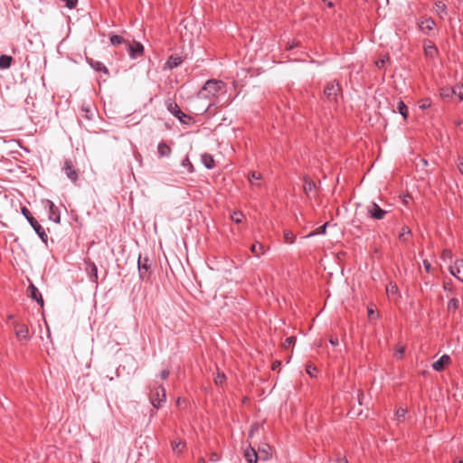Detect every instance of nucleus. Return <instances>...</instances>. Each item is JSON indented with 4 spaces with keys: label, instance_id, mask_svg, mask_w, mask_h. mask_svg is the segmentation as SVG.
<instances>
[{
    "label": "nucleus",
    "instance_id": "1",
    "mask_svg": "<svg viewBox=\"0 0 463 463\" xmlns=\"http://www.w3.org/2000/svg\"><path fill=\"white\" fill-rule=\"evenodd\" d=\"M226 84L221 80H208L198 92L200 99H211L219 92H225Z\"/></svg>",
    "mask_w": 463,
    "mask_h": 463
},
{
    "label": "nucleus",
    "instance_id": "2",
    "mask_svg": "<svg viewBox=\"0 0 463 463\" xmlns=\"http://www.w3.org/2000/svg\"><path fill=\"white\" fill-rule=\"evenodd\" d=\"M21 212H22V214L24 216V218L28 221V222L30 223L32 228L37 233V235L40 237V239L44 243H47L48 235L45 232V230L39 223V222L32 215L31 212L25 206L22 207Z\"/></svg>",
    "mask_w": 463,
    "mask_h": 463
},
{
    "label": "nucleus",
    "instance_id": "3",
    "mask_svg": "<svg viewBox=\"0 0 463 463\" xmlns=\"http://www.w3.org/2000/svg\"><path fill=\"white\" fill-rule=\"evenodd\" d=\"M324 95L330 103L338 104V98L342 97V88L337 80L328 81L324 89Z\"/></svg>",
    "mask_w": 463,
    "mask_h": 463
},
{
    "label": "nucleus",
    "instance_id": "4",
    "mask_svg": "<svg viewBox=\"0 0 463 463\" xmlns=\"http://www.w3.org/2000/svg\"><path fill=\"white\" fill-rule=\"evenodd\" d=\"M149 399L155 408L159 409L162 407L163 403L166 401V393L164 386L161 384L155 386L150 392Z\"/></svg>",
    "mask_w": 463,
    "mask_h": 463
},
{
    "label": "nucleus",
    "instance_id": "5",
    "mask_svg": "<svg viewBox=\"0 0 463 463\" xmlns=\"http://www.w3.org/2000/svg\"><path fill=\"white\" fill-rule=\"evenodd\" d=\"M137 268H138V274L139 278L142 280H147L150 278V268L151 265L149 263L148 257H142L139 255L137 260Z\"/></svg>",
    "mask_w": 463,
    "mask_h": 463
},
{
    "label": "nucleus",
    "instance_id": "6",
    "mask_svg": "<svg viewBox=\"0 0 463 463\" xmlns=\"http://www.w3.org/2000/svg\"><path fill=\"white\" fill-rule=\"evenodd\" d=\"M62 171L73 184L78 182L79 170L76 168L71 159H65Z\"/></svg>",
    "mask_w": 463,
    "mask_h": 463
},
{
    "label": "nucleus",
    "instance_id": "7",
    "mask_svg": "<svg viewBox=\"0 0 463 463\" xmlns=\"http://www.w3.org/2000/svg\"><path fill=\"white\" fill-rule=\"evenodd\" d=\"M44 207L48 209V218L50 221L60 223L61 222V213L58 207L54 204V203L51 200L43 201Z\"/></svg>",
    "mask_w": 463,
    "mask_h": 463
},
{
    "label": "nucleus",
    "instance_id": "8",
    "mask_svg": "<svg viewBox=\"0 0 463 463\" xmlns=\"http://www.w3.org/2000/svg\"><path fill=\"white\" fill-rule=\"evenodd\" d=\"M388 213L389 211L382 209L376 203L367 206V214L373 220H383Z\"/></svg>",
    "mask_w": 463,
    "mask_h": 463
},
{
    "label": "nucleus",
    "instance_id": "9",
    "mask_svg": "<svg viewBox=\"0 0 463 463\" xmlns=\"http://www.w3.org/2000/svg\"><path fill=\"white\" fill-rule=\"evenodd\" d=\"M128 52L131 59H137L144 54V45L137 41H133L132 43L128 42Z\"/></svg>",
    "mask_w": 463,
    "mask_h": 463
},
{
    "label": "nucleus",
    "instance_id": "10",
    "mask_svg": "<svg viewBox=\"0 0 463 463\" xmlns=\"http://www.w3.org/2000/svg\"><path fill=\"white\" fill-rule=\"evenodd\" d=\"M85 271L88 274L90 280L95 284H98V268L96 264L90 260V259H85Z\"/></svg>",
    "mask_w": 463,
    "mask_h": 463
},
{
    "label": "nucleus",
    "instance_id": "11",
    "mask_svg": "<svg viewBox=\"0 0 463 463\" xmlns=\"http://www.w3.org/2000/svg\"><path fill=\"white\" fill-rule=\"evenodd\" d=\"M14 331L19 341H27L30 338L29 328L25 324L14 322Z\"/></svg>",
    "mask_w": 463,
    "mask_h": 463
},
{
    "label": "nucleus",
    "instance_id": "12",
    "mask_svg": "<svg viewBox=\"0 0 463 463\" xmlns=\"http://www.w3.org/2000/svg\"><path fill=\"white\" fill-rule=\"evenodd\" d=\"M424 55L429 59H434L439 54V50L435 43L430 40L423 42Z\"/></svg>",
    "mask_w": 463,
    "mask_h": 463
},
{
    "label": "nucleus",
    "instance_id": "13",
    "mask_svg": "<svg viewBox=\"0 0 463 463\" xmlns=\"http://www.w3.org/2000/svg\"><path fill=\"white\" fill-rule=\"evenodd\" d=\"M449 272L463 282V259L456 260L454 264L449 267Z\"/></svg>",
    "mask_w": 463,
    "mask_h": 463
},
{
    "label": "nucleus",
    "instance_id": "14",
    "mask_svg": "<svg viewBox=\"0 0 463 463\" xmlns=\"http://www.w3.org/2000/svg\"><path fill=\"white\" fill-rule=\"evenodd\" d=\"M435 26H436V23L431 17L422 18L419 23L420 30L423 33L428 34V35H430V32L433 31Z\"/></svg>",
    "mask_w": 463,
    "mask_h": 463
},
{
    "label": "nucleus",
    "instance_id": "15",
    "mask_svg": "<svg viewBox=\"0 0 463 463\" xmlns=\"http://www.w3.org/2000/svg\"><path fill=\"white\" fill-rule=\"evenodd\" d=\"M184 61V59L182 56L179 55H171L168 57L167 61H165L164 65L165 70H173L176 67H178L182 62Z\"/></svg>",
    "mask_w": 463,
    "mask_h": 463
},
{
    "label": "nucleus",
    "instance_id": "16",
    "mask_svg": "<svg viewBox=\"0 0 463 463\" xmlns=\"http://www.w3.org/2000/svg\"><path fill=\"white\" fill-rule=\"evenodd\" d=\"M165 105L167 110L175 118L179 117L180 115L181 117H186V114L181 110V109L179 108L175 101L169 99L168 100H166Z\"/></svg>",
    "mask_w": 463,
    "mask_h": 463
},
{
    "label": "nucleus",
    "instance_id": "17",
    "mask_svg": "<svg viewBox=\"0 0 463 463\" xmlns=\"http://www.w3.org/2000/svg\"><path fill=\"white\" fill-rule=\"evenodd\" d=\"M451 359L449 355L443 354L439 357V360L432 364V368L437 372H441L445 369V367L450 363Z\"/></svg>",
    "mask_w": 463,
    "mask_h": 463
},
{
    "label": "nucleus",
    "instance_id": "18",
    "mask_svg": "<svg viewBox=\"0 0 463 463\" xmlns=\"http://www.w3.org/2000/svg\"><path fill=\"white\" fill-rule=\"evenodd\" d=\"M86 61L94 71H102L107 75L109 74L108 68L101 61H95L89 57L86 58Z\"/></svg>",
    "mask_w": 463,
    "mask_h": 463
},
{
    "label": "nucleus",
    "instance_id": "19",
    "mask_svg": "<svg viewBox=\"0 0 463 463\" xmlns=\"http://www.w3.org/2000/svg\"><path fill=\"white\" fill-rule=\"evenodd\" d=\"M433 10L441 19L448 14L447 5L441 0L435 1Z\"/></svg>",
    "mask_w": 463,
    "mask_h": 463
},
{
    "label": "nucleus",
    "instance_id": "20",
    "mask_svg": "<svg viewBox=\"0 0 463 463\" xmlns=\"http://www.w3.org/2000/svg\"><path fill=\"white\" fill-rule=\"evenodd\" d=\"M28 293H29V296L33 300H35L41 306L43 305V298L42 297V294L39 291V289L33 284H30V286L28 287Z\"/></svg>",
    "mask_w": 463,
    "mask_h": 463
},
{
    "label": "nucleus",
    "instance_id": "21",
    "mask_svg": "<svg viewBox=\"0 0 463 463\" xmlns=\"http://www.w3.org/2000/svg\"><path fill=\"white\" fill-rule=\"evenodd\" d=\"M244 458L248 463H257L259 457L256 450L250 446L244 451Z\"/></svg>",
    "mask_w": 463,
    "mask_h": 463
},
{
    "label": "nucleus",
    "instance_id": "22",
    "mask_svg": "<svg viewBox=\"0 0 463 463\" xmlns=\"http://www.w3.org/2000/svg\"><path fill=\"white\" fill-rule=\"evenodd\" d=\"M201 161L207 169H213L215 166L213 156L208 153L202 155Z\"/></svg>",
    "mask_w": 463,
    "mask_h": 463
},
{
    "label": "nucleus",
    "instance_id": "23",
    "mask_svg": "<svg viewBox=\"0 0 463 463\" xmlns=\"http://www.w3.org/2000/svg\"><path fill=\"white\" fill-rule=\"evenodd\" d=\"M172 152L171 147L164 141L160 142L157 146V153L159 156H169Z\"/></svg>",
    "mask_w": 463,
    "mask_h": 463
},
{
    "label": "nucleus",
    "instance_id": "24",
    "mask_svg": "<svg viewBox=\"0 0 463 463\" xmlns=\"http://www.w3.org/2000/svg\"><path fill=\"white\" fill-rule=\"evenodd\" d=\"M250 251L253 253L254 256L256 257H260L261 255L264 254V246L262 243L259 242V241H256L255 243H253L250 247Z\"/></svg>",
    "mask_w": 463,
    "mask_h": 463
},
{
    "label": "nucleus",
    "instance_id": "25",
    "mask_svg": "<svg viewBox=\"0 0 463 463\" xmlns=\"http://www.w3.org/2000/svg\"><path fill=\"white\" fill-rule=\"evenodd\" d=\"M13 61V58L9 55H1L0 56V69L5 70L10 68Z\"/></svg>",
    "mask_w": 463,
    "mask_h": 463
},
{
    "label": "nucleus",
    "instance_id": "26",
    "mask_svg": "<svg viewBox=\"0 0 463 463\" xmlns=\"http://www.w3.org/2000/svg\"><path fill=\"white\" fill-rule=\"evenodd\" d=\"M171 447L175 453H181L185 448V443L181 439H175L171 442Z\"/></svg>",
    "mask_w": 463,
    "mask_h": 463
},
{
    "label": "nucleus",
    "instance_id": "27",
    "mask_svg": "<svg viewBox=\"0 0 463 463\" xmlns=\"http://www.w3.org/2000/svg\"><path fill=\"white\" fill-rule=\"evenodd\" d=\"M397 111L402 116V118L404 119H407L408 118V115H409V110H408V107L406 106V104L400 100L397 104Z\"/></svg>",
    "mask_w": 463,
    "mask_h": 463
},
{
    "label": "nucleus",
    "instance_id": "28",
    "mask_svg": "<svg viewBox=\"0 0 463 463\" xmlns=\"http://www.w3.org/2000/svg\"><path fill=\"white\" fill-rule=\"evenodd\" d=\"M109 42L114 46H118L127 43L123 36L118 34H111L109 36Z\"/></svg>",
    "mask_w": 463,
    "mask_h": 463
},
{
    "label": "nucleus",
    "instance_id": "29",
    "mask_svg": "<svg viewBox=\"0 0 463 463\" xmlns=\"http://www.w3.org/2000/svg\"><path fill=\"white\" fill-rule=\"evenodd\" d=\"M411 235V231L408 226H403L399 234L400 241H407Z\"/></svg>",
    "mask_w": 463,
    "mask_h": 463
},
{
    "label": "nucleus",
    "instance_id": "30",
    "mask_svg": "<svg viewBox=\"0 0 463 463\" xmlns=\"http://www.w3.org/2000/svg\"><path fill=\"white\" fill-rule=\"evenodd\" d=\"M453 96H457L460 101L463 100V85L457 84L452 87Z\"/></svg>",
    "mask_w": 463,
    "mask_h": 463
},
{
    "label": "nucleus",
    "instance_id": "31",
    "mask_svg": "<svg viewBox=\"0 0 463 463\" xmlns=\"http://www.w3.org/2000/svg\"><path fill=\"white\" fill-rule=\"evenodd\" d=\"M260 179H261V175L258 172H251L249 175V181L250 182V184L252 185H256V186L260 187V184H257V183H255V181H259Z\"/></svg>",
    "mask_w": 463,
    "mask_h": 463
},
{
    "label": "nucleus",
    "instance_id": "32",
    "mask_svg": "<svg viewBox=\"0 0 463 463\" xmlns=\"http://www.w3.org/2000/svg\"><path fill=\"white\" fill-rule=\"evenodd\" d=\"M459 307V300L456 298H451L448 302V310L456 311Z\"/></svg>",
    "mask_w": 463,
    "mask_h": 463
},
{
    "label": "nucleus",
    "instance_id": "33",
    "mask_svg": "<svg viewBox=\"0 0 463 463\" xmlns=\"http://www.w3.org/2000/svg\"><path fill=\"white\" fill-rule=\"evenodd\" d=\"M440 97L443 99L450 98L453 96L452 87H443L439 90Z\"/></svg>",
    "mask_w": 463,
    "mask_h": 463
},
{
    "label": "nucleus",
    "instance_id": "34",
    "mask_svg": "<svg viewBox=\"0 0 463 463\" xmlns=\"http://www.w3.org/2000/svg\"><path fill=\"white\" fill-rule=\"evenodd\" d=\"M295 343H296V337L289 336L285 339V341L282 343V345L285 349H289L294 346Z\"/></svg>",
    "mask_w": 463,
    "mask_h": 463
},
{
    "label": "nucleus",
    "instance_id": "35",
    "mask_svg": "<svg viewBox=\"0 0 463 463\" xmlns=\"http://www.w3.org/2000/svg\"><path fill=\"white\" fill-rule=\"evenodd\" d=\"M284 239L287 243L291 244L295 241L296 236L294 235V233L292 232L286 231L284 232Z\"/></svg>",
    "mask_w": 463,
    "mask_h": 463
},
{
    "label": "nucleus",
    "instance_id": "36",
    "mask_svg": "<svg viewBox=\"0 0 463 463\" xmlns=\"http://www.w3.org/2000/svg\"><path fill=\"white\" fill-rule=\"evenodd\" d=\"M182 165L185 168H187L188 172L189 173H193L194 171V165L193 164L191 163L190 159L188 156H186L183 161H182Z\"/></svg>",
    "mask_w": 463,
    "mask_h": 463
},
{
    "label": "nucleus",
    "instance_id": "37",
    "mask_svg": "<svg viewBox=\"0 0 463 463\" xmlns=\"http://www.w3.org/2000/svg\"><path fill=\"white\" fill-rule=\"evenodd\" d=\"M430 106L431 100L430 99H424L419 102V108L422 110L429 109Z\"/></svg>",
    "mask_w": 463,
    "mask_h": 463
},
{
    "label": "nucleus",
    "instance_id": "38",
    "mask_svg": "<svg viewBox=\"0 0 463 463\" xmlns=\"http://www.w3.org/2000/svg\"><path fill=\"white\" fill-rule=\"evenodd\" d=\"M243 214L241 212H234L232 214V220L236 223H241L242 222Z\"/></svg>",
    "mask_w": 463,
    "mask_h": 463
},
{
    "label": "nucleus",
    "instance_id": "39",
    "mask_svg": "<svg viewBox=\"0 0 463 463\" xmlns=\"http://www.w3.org/2000/svg\"><path fill=\"white\" fill-rule=\"evenodd\" d=\"M226 380L224 373H218L214 378V383L216 385H222Z\"/></svg>",
    "mask_w": 463,
    "mask_h": 463
},
{
    "label": "nucleus",
    "instance_id": "40",
    "mask_svg": "<svg viewBox=\"0 0 463 463\" xmlns=\"http://www.w3.org/2000/svg\"><path fill=\"white\" fill-rule=\"evenodd\" d=\"M65 3V6L69 9H73L78 4V0H61Z\"/></svg>",
    "mask_w": 463,
    "mask_h": 463
},
{
    "label": "nucleus",
    "instance_id": "41",
    "mask_svg": "<svg viewBox=\"0 0 463 463\" xmlns=\"http://www.w3.org/2000/svg\"><path fill=\"white\" fill-rule=\"evenodd\" d=\"M307 373L311 377L315 376V373L317 372V367L313 364H307L306 368Z\"/></svg>",
    "mask_w": 463,
    "mask_h": 463
},
{
    "label": "nucleus",
    "instance_id": "42",
    "mask_svg": "<svg viewBox=\"0 0 463 463\" xmlns=\"http://www.w3.org/2000/svg\"><path fill=\"white\" fill-rule=\"evenodd\" d=\"M407 413V410L404 408L400 407L396 411V417L398 420L403 419L405 417V414Z\"/></svg>",
    "mask_w": 463,
    "mask_h": 463
},
{
    "label": "nucleus",
    "instance_id": "43",
    "mask_svg": "<svg viewBox=\"0 0 463 463\" xmlns=\"http://www.w3.org/2000/svg\"><path fill=\"white\" fill-rule=\"evenodd\" d=\"M177 118L180 120L181 123L183 124H190L191 120H192V118L190 116H187L186 117H181V115L179 117H177Z\"/></svg>",
    "mask_w": 463,
    "mask_h": 463
},
{
    "label": "nucleus",
    "instance_id": "44",
    "mask_svg": "<svg viewBox=\"0 0 463 463\" xmlns=\"http://www.w3.org/2000/svg\"><path fill=\"white\" fill-rule=\"evenodd\" d=\"M329 343L333 346L338 345V337L336 335H331L330 338H329Z\"/></svg>",
    "mask_w": 463,
    "mask_h": 463
},
{
    "label": "nucleus",
    "instance_id": "45",
    "mask_svg": "<svg viewBox=\"0 0 463 463\" xmlns=\"http://www.w3.org/2000/svg\"><path fill=\"white\" fill-rule=\"evenodd\" d=\"M170 374V371L168 369H165L160 373V377L163 380H165Z\"/></svg>",
    "mask_w": 463,
    "mask_h": 463
},
{
    "label": "nucleus",
    "instance_id": "46",
    "mask_svg": "<svg viewBox=\"0 0 463 463\" xmlns=\"http://www.w3.org/2000/svg\"><path fill=\"white\" fill-rule=\"evenodd\" d=\"M377 317H378V315H375L374 310L372 307H369L368 308V317H369V319H374Z\"/></svg>",
    "mask_w": 463,
    "mask_h": 463
},
{
    "label": "nucleus",
    "instance_id": "47",
    "mask_svg": "<svg viewBox=\"0 0 463 463\" xmlns=\"http://www.w3.org/2000/svg\"><path fill=\"white\" fill-rule=\"evenodd\" d=\"M326 226H327V222H326L324 225L320 226L316 233L317 234L326 233Z\"/></svg>",
    "mask_w": 463,
    "mask_h": 463
},
{
    "label": "nucleus",
    "instance_id": "48",
    "mask_svg": "<svg viewBox=\"0 0 463 463\" xmlns=\"http://www.w3.org/2000/svg\"><path fill=\"white\" fill-rule=\"evenodd\" d=\"M220 459L219 455L216 452H212L210 455V460L213 462H216Z\"/></svg>",
    "mask_w": 463,
    "mask_h": 463
},
{
    "label": "nucleus",
    "instance_id": "49",
    "mask_svg": "<svg viewBox=\"0 0 463 463\" xmlns=\"http://www.w3.org/2000/svg\"><path fill=\"white\" fill-rule=\"evenodd\" d=\"M452 257V253H451V250H444L442 251V258L445 259V258H451Z\"/></svg>",
    "mask_w": 463,
    "mask_h": 463
},
{
    "label": "nucleus",
    "instance_id": "50",
    "mask_svg": "<svg viewBox=\"0 0 463 463\" xmlns=\"http://www.w3.org/2000/svg\"><path fill=\"white\" fill-rule=\"evenodd\" d=\"M404 354V348L403 347H400L397 351H396V354H395V356L397 358H401Z\"/></svg>",
    "mask_w": 463,
    "mask_h": 463
},
{
    "label": "nucleus",
    "instance_id": "51",
    "mask_svg": "<svg viewBox=\"0 0 463 463\" xmlns=\"http://www.w3.org/2000/svg\"><path fill=\"white\" fill-rule=\"evenodd\" d=\"M423 265H424V268L426 269L427 272H430V269H431V265L430 263L428 261V260H424L423 261Z\"/></svg>",
    "mask_w": 463,
    "mask_h": 463
},
{
    "label": "nucleus",
    "instance_id": "52",
    "mask_svg": "<svg viewBox=\"0 0 463 463\" xmlns=\"http://www.w3.org/2000/svg\"><path fill=\"white\" fill-rule=\"evenodd\" d=\"M458 167L460 173L463 174V158H458Z\"/></svg>",
    "mask_w": 463,
    "mask_h": 463
},
{
    "label": "nucleus",
    "instance_id": "53",
    "mask_svg": "<svg viewBox=\"0 0 463 463\" xmlns=\"http://www.w3.org/2000/svg\"><path fill=\"white\" fill-rule=\"evenodd\" d=\"M384 63H385V60H384V59H381V60H379V61H377L375 62V64H376V66H377L378 68H382V67H383V66H384Z\"/></svg>",
    "mask_w": 463,
    "mask_h": 463
},
{
    "label": "nucleus",
    "instance_id": "54",
    "mask_svg": "<svg viewBox=\"0 0 463 463\" xmlns=\"http://www.w3.org/2000/svg\"><path fill=\"white\" fill-rule=\"evenodd\" d=\"M328 8H332L334 4L331 0H322Z\"/></svg>",
    "mask_w": 463,
    "mask_h": 463
},
{
    "label": "nucleus",
    "instance_id": "55",
    "mask_svg": "<svg viewBox=\"0 0 463 463\" xmlns=\"http://www.w3.org/2000/svg\"><path fill=\"white\" fill-rule=\"evenodd\" d=\"M82 110L86 111V118L90 119L91 118V111H90V109H85L84 107H82Z\"/></svg>",
    "mask_w": 463,
    "mask_h": 463
},
{
    "label": "nucleus",
    "instance_id": "56",
    "mask_svg": "<svg viewBox=\"0 0 463 463\" xmlns=\"http://www.w3.org/2000/svg\"><path fill=\"white\" fill-rule=\"evenodd\" d=\"M443 288H444L445 290H449V291L452 290V288L450 287V284L449 282H446V281L444 282Z\"/></svg>",
    "mask_w": 463,
    "mask_h": 463
},
{
    "label": "nucleus",
    "instance_id": "57",
    "mask_svg": "<svg viewBox=\"0 0 463 463\" xmlns=\"http://www.w3.org/2000/svg\"><path fill=\"white\" fill-rule=\"evenodd\" d=\"M335 463H348V461L345 458H339Z\"/></svg>",
    "mask_w": 463,
    "mask_h": 463
},
{
    "label": "nucleus",
    "instance_id": "58",
    "mask_svg": "<svg viewBox=\"0 0 463 463\" xmlns=\"http://www.w3.org/2000/svg\"><path fill=\"white\" fill-rule=\"evenodd\" d=\"M280 364V362L279 361H276L273 365H272V369L275 370L276 366L279 365Z\"/></svg>",
    "mask_w": 463,
    "mask_h": 463
},
{
    "label": "nucleus",
    "instance_id": "59",
    "mask_svg": "<svg viewBox=\"0 0 463 463\" xmlns=\"http://www.w3.org/2000/svg\"><path fill=\"white\" fill-rule=\"evenodd\" d=\"M262 452L265 453V456L263 457V459H268L269 458L268 452L265 449H263Z\"/></svg>",
    "mask_w": 463,
    "mask_h": 463
},
{
    "label": "nucleus",
    "instance_id": "60",
    "mask_svg": "<svg viewBox=\"0 0 463 463\" xmlns=\"http://www.w3.org/2000/svg\"><path fill=\"white\" fill-rule=\"evenodd\" d=\"M197 463H206V460L203 458H200Z\"/></svg>",
    "mask_w": 463,
    "mask_h": 463
},
{
    "label": "nucleus",
    "instance_id": "61",
    "mask_svg": "<svg viewBox=\"0 0 463 463\" xmlns=\"http://www.w3.org/2000/svg\"><path fill=\"white\" fill-rule=\"evenodd\" d=\"M453 463H463V459H455Z\"/></svg>",
    "mask_w": 463,
    "mask_h": 463
},
{
    "label": "nucleus",
    "instance_id": "62",
    "mask_svg": "<svg viewBox=\"0 0 463 463\" xmlns=\"http://www.w3.org/2000/svg\"><path fill=\"white\" fill-rule=\"evenodd\" d=\"M181 403V398L177 399V404Z\"/></svg>",
    "mask_w": 463,
    "mask_h": 463
}]
</instances>
